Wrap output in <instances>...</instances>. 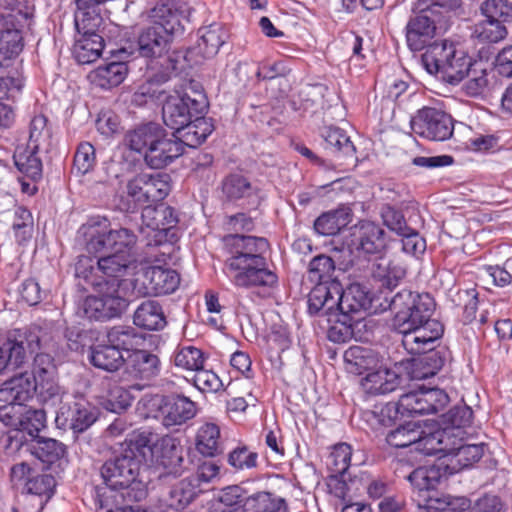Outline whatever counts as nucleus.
Returning a JSON list of instances; mask_svg holds the SVG:
<instances>
[{
    "label": "nucleus",
    "instance_id": "052dcab7",
    "mask_svg": "<svg viewBox=\"0 0 512 512\" xmlns=\"http://www.w3.org/2000/svg\"><path fill=\"white\" fill-rule=\"evenodd\" d=\"M344 476L345 474L330 473L326 481L328 493L342 501L352 498L351 486L354 484L353 481L346 482Z\"/></svg>",
    "mask_w": 512,
    "mask_h": 512
},
{
    "label": "nucleus",
    "instance_id": "f257e3e1",
    "mask_svg": "<svg viewBox=\"0 0 512 512\" xmlns=\"http://www.w3.org/2000/svg\"><path fill=\"white\" fill-rule=\"evenodd\" d=\"M434 300L427 293L398 292L388 303L394 313L391 327L402 334V345L409 354L431 350L442 337L443 325L432 318Z\"/></svg>",
    "mask_w": 512,
    "mask_h": 512
},
{
    "label": "nucleus",
    "instance_id": "ea45409f",
    "mask_svg": "<svg viewBox=\"0 0 512 512\" xmlns=\"http://www.w3.org/2000/svg\"><path fill=\"white\" fill-rule=\"evenodd\" d=\"M372 298L370 293L360 284H351L346 289L344 299L339 303L340 314L346 317L349 313L360 310H370L372 308Z\"/></svg>",
    "mask_w": 512,
    "mask_h": 512
},
{
    "label": "nucleus",
    "instance_id": "6e6552de",
    "mask_svg": "<svg viewBox=\"0 0 512 512\" xmlns=\"http://www.w3.org/2000/svg\"><path fill=\"white\" fill-rule=\"evenodd\" d=\"M152 24L140 33L138 51L142 57L157 58L168 51L171 35L178 25L177 15L166 5L155 7L151 12Z\"/></svg>",
    "mask_w": 512,
    "mask_h": 512
},
{
    "label": "nucleus",
    "instance_id": "69168bd1",
    "mask_svg": "<svg viewBox=\"0 0 512 512\" xmlns=\"http://www.w3.org/2000/svg\"><path fill=\"white\" fill-rule=\"evenodd\" d=\"M228 463L237 470L250 469L257 464V454L246 447L236 448L229 453Z\"/></svg>",
    "mask_w": 512,
    "mask_h": 512
},
{
    "label": "nucleus",
    "instance_id": "b1692460",
    "mask_svg": "<svg viewBox=\"0 0 512 512\" xmlns=\"http://www.w3.org/2000/svg\"><path fill=\"white\" fill-rule=\"evenodd\" d=\"M99 254H105L99 257L97 260V267L91 266L89 277L92 279L94 271L101 273L102 276L100 281L111 280V279H123L122 277L126 273L130 264L134 261V258L127 254H118L115 252H100Z\"/></svg>",
    "mask_w": 512,
    "mask_h": 512
},
{
    "label": "nucleus",
    "instance_id": "bb28decb",
    "mask_svg": "<svg viewBox=\"0 0 512 512\" xmlns=\"http://www.w3.org/2000/svg\"><path fill=\"white\" fill-rule=\"evenodd\" d=\"M195 448L205 457H215L224 450L221 430L215 422L202 423L196 432Z\"/></svg>",
    "mask_w": 512,
    "mask_h": 512
},
{
    "label": "nucleus",
    "instance_id": "de8ad7c7",
    "mask_svg": "<svg viewBox=\"0 0 512 512\" xmlns=\"http://www.w3.org/2000/svg\"><path fill=\"white\" fill-rule=\"evenodd\" d=\"M420 437L419 422L409 421L390 431L386 437L387 443L395 448L412 446L415 450L416 442Z\"/></svg>",
    "mask_w": 512,
    "mask_h": 512
},
{
    "label": "nucleus",
    "instance_id": "338daca9",
    "mask_svg": "<svg viewBox=\"0 0 512 512\" xmlns=\"http://www.w3.org/2000/svg\"><path fill=\"white\" fill-rule=\"evenodd\" d=\"M194 384L201 391L217 392L223 383L219 376L211 370L200 368L194 376Z\"/></svg>",
    "mask_w": 512,
    "mask_h": 512
},
{
    "label": "nucleus",
    "instance_id": "aec40b11",
    "mask_svg": "<svg viewBox=\"0 0 512 512\" xmlns=\"http://www.w3.org/2000/svg\"><path fill=\"white\" fill-rule=\"evenodd\" d=\"M35 393L36 386L32 375L24 372L6 380L0 386V401L22 405L31 399Z\"/></svg>",
    "mask_w": 512,
    "mask_h": 512
},
{
    "label": "nucleus",
    "instance_id": "dca6fc26",
    "mask_svg": "<svg viewBox=\"0 0 512 512\" xmlns=\"http://www.w3.org/2000/svg\"><path fill=\"white\" fill-rule=\"evenodd\" d=\"M351 243L364 255L380 256L387 249L385 231L372 221H361L352 228Z\"/></svg>",
    "mask_w": 512,
    "mask_h": 512
},
{
    "label": "nucleus",
    "instance_id": "7ed1b4c3",
    "mask_svg": "<svg viewBox=\"0 0 512 512\" xmlns=\"http://www.w3.org/2000/svg\"><path fill=\"white\" fill-rule=\"evenodd\" d=\"M233 254L226 260V274L239 288L259 287L265 290L277 285L278 277L268 268L263 253L268 249L266 239L254 236H235Z\"/></svg>",
    "mask_w": 512,
    "mask_h": 512
},
{
    "label": "nucleus",
    "instance_id": "393cba45",
    "mask_svg": "<svg viewBox=\"0 0 512 512\" xmlns=\"http://www.w3.org/2000/svg\"><path fill=\"white\" fill-rule=\"evenodd\" d=\"M451 444H456V442L452 441L451 436L442 426L429 432L420 427V437L416 442L415 451L427 456L437 455L438 462H441Z\"/></svg>",
    "mask_w": 512,
    "mask_h": 512
},
{
    "label": "nucleus",
    "instance_id": "72a5a7b5",
    "mask_svg": "<svg viewBox=\"0 0 512 512\" xmlns=\"http://www.w3.org/2000/svg\"><path fill=\"white\" fill-rule=\"evenodd\" d=\"M212 131V123L201 114L195 115L187 125L174 133L177 139L182 142L183 148L185 146L194 148L202 144Z\"/></svg>",
    "mask_w": 512,
    "mask_h": 512
},
{
    "label": "nucleus",
    "instance_id": "58836bf2",
    "mask_svg": "<svg viewBox=\"0 0 512 512\" xmlns=\"http://www.w3.org/2000/svg\"><path fill=\"white\" fill-rule=\"evenodd\" d=\"M162 127L156 123H148L128 131L124 137V144L131 151L141 153L145 156L150 149L155 137L160 133Z\"/></svg>",
    "mask_w": 512,
    "mask_h": 512
},
{
    "label": "nucleus",
    "instance_id": "c03bdc74",
    "mask_svg": "<svg viewBox=\"0 0 512 512\" xmlns=\"http://www.w3.org/2000/svg\"><path fill=\"white\" fill-rule=\"evenodd\" d=\"M345 294L346 290L336 278L324 279L322 275V310L325 309L327 315L331 317L340 313L339 303Z\"/></svg>",
    "mask_w": 512,
    "mask_h": 512
},
{
    "label": "nucleus",
    "instance_id": "a211bd4d",
    "mask_svg": "<svg viewBox=\"0 0 512 512\" xmlns=\"http://www.w3.org/2000/svg\"><path fill=\"white\" fill-rule=\"evenodd\" d=\"M124 369L132 379L149 381L159 376L162 363L157 354L137 348L127 354Z\"/></svg>",
    "mask_w": 512,
    "mask_h": 512
},
{
    "label": "nucleus",
    "instance_id": "1a4fd4ad",
    "mask_svg": "<svg viewBox=\"0 0 512 512\" xmlns=\"http://www.w3.org/2000/svg\"><path fill=\"white\" fill-rule=\"evenodd\" d=\"M40 330L30 329L28 333L20 330L10 331L0 344V375L19 368L26 360V351L30 353L40 349Z\"/></svg>",
    "mask_w": 512,
    "mask_h": 512
},
{
    "label": "nucleus",
    "instance_id": "5fc2aeb1",
    "mask_svg": "<svg viewBox=\"0 0 512 512\" xmlns=\"http://www.w3.org/2000/svg\"><path fill=\"white\" fill-rule=\"evenodd\" d=\"M474 33L481 41L496 43L506 37L507 30L501 19H483L476 24Z\"/></svg>",
    "mask_w": 512,
    "mask_h": 512
},
{
    "label": "nucleus",
    "instance_id": "3c124183",
    "mask_svg": "<svg viewBox=\"0 0 512 512\" xmlns=\"http://www.w3.org/2000/svg\"><path fill=\"white\" fill-rule=\"evenodd\" d=\"M347 369L356 374H362L374 363L372 351L362 346H351L344 352Z\"/></svg>",
    "mask_w": 512,
    "mask_h": 512
},
{
    "label": "nucleus",
    "instance_id": "423d86ee",
    "mask_svg": "<svg viewBox=\"0 0 512 512\" xmlns=\"http://www.w3.org/2000/svg\"><path fill=\"white\" fill-rule=\"evenodd\" d=\"M78 235L83 237L85 249L90 254L115 252L134 258L137 243L136 234L124 227L112 228L110 221L103 216H93L83 224Z\"/></svg>",
    "mask_w": 512,
    "mask_h": 512
},
{
    "label": "nucleus",
    "instance_id": "473e14b6",
    "mask_svg": "<svg viewBox=\"0 0 512 512\" xmlns=\"http://www.w3.org/2000/svg\"><path fill=\"white\" fill-rule=\"evenodd\" d=\"M400 384L398 373L389 368H379L368 373L362 381V386L368 394L379 395L394 391Z\"/></svg>",
    "mask_w": 512,
    "mask_h": 512
},
{
    "label": "nucleus",
    "instance_id": "f3484780",
    "mask_svg": "<svg viewBox=\"0 0 512 512\" xmlns=\"http://www.w3.org/2000/svg\"><path fill=\"white\" fill-rule=\"evenodd\" d=\"M484 444H451L441 463L444 473L453 475L464 469L471 468L484 455Z\"/></svg>",
    "mask_w": 512,
    "mask_h": 512
},
{
    "label": "nucleus",
    "instance_id": "49530a36",
    "mask_svg": "<svg viewBox=\"0 0 512 512\" xmlns=\"http://www.w3.org/2000/svg\"><path fill=\"white\" fill-rule=\"evenodd\" d=\"M353 449L345 442L334 444L326 455L325 465L329 473L345 474L351 465Z\"/></svg>",
    "mask_w": 512,
    "mask_h": 512
},
{
    "label": "nucleus",
    "instance_id": "603ef678",
    "mask_svg": "<svg viewBox=\"0 0 512 512\" xmlns=\"http://www.w3.org/2000/svg\"><path fill=\"white\" fill-rule=\"evenodd\" d=\"M64 452V445L52 438H39L32 445V453L43 463L51 464L57 461Z\"/></svg>",
    "mask_w": 512,
    "mask_h": 512
},
{
    "label": "nucleus",
    "instance_id": "79ce46f5",
    "mask_svg": "<svg viewBox=\"0 0 512 512\" xmlns=\"http://www.w3.org/2000/svg\"><path fill=\"white\" fill-rule=\"evenodd\" d=\"M97 419V411L84 399L75 401L68 409L67 420L76 433L87 430Z\"/></svg>",
    "mask_w": 512,
    "mask_h": 512
},
{
    "label": "nucleus",
    "instance_id": "4be33fe9",
    "mask_svg": "<svg viewBox=\"0 0 512 512\" xmlns=\"http://www.w3.org/2000/svg\"><path fill=\"white\" fill-rule=\"evenodd\" d=\"M444 473V466L441 462L436 465L424 466L415 469L408 477L410 483L417 490L418 496L428 502L432 499L430 492L439 485Z\"/></svg>",
    "mask_w": 512,
    "mask_h": 512
},
{
    "label": "nucleus",
    "instance_id": "37998d69",
    "mask_svg": "<svg viewBox=\"0 0 512 512\" xmlns=\"http://www.w3.org/2000/svg\"><path fill=\"white\" fill-rule=\"evenodd\" d=\"M242 508L244 512H288L285 500L268 492L246 497Z\"/></svg>",
    "mask_w": 512,
    "mask_h": 512
},
{
    "label": "nucleus",
    "instance_id": "c85d7f7f",
    "mask_svg": "<svg viewBox=\"0 0 512 512\" xmlns=\"http://www.w3.org/2000/svg\"><path fill=\"white\" fill-rule=\"evenodd\" d=\"M473 412L467 405L451 408L441 416L440 426L451 436L452 441L459 444L467 434L465 428L470 426Z\"/></svg>",
    "mask_w": 512,
    "mask_h": 512
},
{
    "label": "nucleus",
    "instance_id": "2eb2a0df",
    "mask_svg": "<svg viewBox=\"0 0 512 512\" xmlns=\"http://www.w3.org/2000/svg\"><path fill=\"white\" fill-rule=\"evenodd\" d=\"M184 153L182 142L175 133L168 135L163 128L155 137L150 149L147 150L144 160L153 169H161L171 164Z\"/></svg>",
    "mask_w": 512,
    "mask_h": 512
},
{
    "label": "nucleus",
    "instance_id": "8fccbe9b",
    "mask_svg": "<svg viewBox=\"0 0 512 512\" xmlns=\"http://www.w3.org/2000/svg\"><path fill=\"white\" fill-rule=\"evenodd\" d=\"M425 352L429 353L415 360L413 364V378L426 379L432 377L444 365V358L439 354V352L434 351V347L431 350H425L423 353Z\"/></svg>",
    "mask_w": 512,
    "mask_h": 512
},
{
    "label": "nucleus",
    "instance_id": "9d476101",
    "mask_svg": "<svg viewBox=\"0 0 512 512\" xmlns=\"http://www.w3.org/2000/svg\"><path fill=\"white\" fill-rule=\"evenodd\" d=\"M412 131L427 140L445 141L452 137L454 122L446 112L433 108L423 107L411 119Z\"/></svg>",
    "mask_w": 512,
    "mask_h": 512
},
{
    "label": "nucleus",
    "instance_id": "a19ab883",
    "mask_svg": "<svg viewBox=\"0 0 512 512\" xmlns=\"http://www.w3.org/2000/svg\"><path fill=\"white\" fill-rule=\"evenodd\" d=\"M200 492L201 490L197 487V483L190 477H187L171 487L165 502L167 506L180 510L190 504Z\"/></svg>",
    "mask_w": 512,
    "mask_h": 512
},
{
    "label": "nucleus",
    "instance_id": "4d7b16f0",
    "mask_svg": "<svg viewBox=\"0 0 512 512\" xmlns=\"http://www.w3.org/2000/svg\"><path fill=\"white\" fill-rule=\"evenodd\" d=\"M12 228L19 243L30 239L33 230V217L30 211L24 207H16Z\"/></svg>",
    "mask_w": 512,
    "mask_h": 512
},
{
    "label": "nucleus",
    "instance_id": "f704fd0d",
    "mask_svg": "<svg viewBox=\"0 0 512 512\" xmlns=\"http://www.w3.org/2000/svg\"><path fill=\"white\" fill-rule=\"evenodd\" d=\"M198 35L196 49L204 58L214 57L228 38L227 31L219 23L200 28Z\"/></svg>",
    "mask_w": 512,
    "mask_h": 512
},
{
    "label": "nucleus",
    "instance_id": "4468645a",
    "mask_svg": "<svg viewBox=\"0 0 512 512\" xmlns=\"http://www.w3.org/2000/svg\"><path fill=\"white\" fill-rule=\"evenodd\" d=\"M141 218L144 226L141 232L145 233L146 229H150L154 233L155 244L166 240L169 234L171 238L175 236L173 229L177 226L179 219L174 208L164 204L147 205L142 210Z\"/></svg>",
    "mask_w": 512,
    "mask_h": 512
},
{
    "label": "nucleus",
    "instance_id": "39448f33",
    "mask_svg": "<svg viewBox=\"0 0 512 512\" xmlns=\"http://www.w3.org/2000/svg\"><path fill=\"white\" fill-rule=\"evenodd\" d=\"M448 402L449 396L444 390L419 386L402 394L397 404L386 403L375 406L371 414L380 425L389 426L397 413L403 416L437 413Z\"/></svg>",
    "mask_w": 512,
    "mask_h": 512
},
{
    "label": "nucleus",
    "instance_id": "5701e85b",
    "mask_svg": "<svg viewBox=\"0 0 512 512\" xmlns=\"http://www.w3.org/2000/svg\"><path fill=\"white\" fill-rule=\"evenodd\" d=\"M405 265L397 258L380 256L372 267V276L382 287L394 289L406 276Z\"/></svg>",
    "mask_w": 512,
    "mask_h": 512
},
{
    "label": "nucleus",
    "instance_id": "9b49d317",
    "mask_svg": "<svg viewBox=\"0 0 512 512\" xmlns=\"http://www.w3.org/2000/svg\"><path fill=\"white\" fill-rule=\"evenodd\" d=\"M127 194L137 203L159 202L171 191V177L167 173H140L127 183Z\"/></svg>",
    "mask_w": 512,
    "mask_h": 512
},
{
    "label": "nucleus",
    "instance_id": "f03ea898",
    "mask_svg": "<svg viewBox=\"0 0 512 512\" xmlns=\"http://www.w3.org/2000/svg\"><path fill=\"white\" fill-rule=\"evenodd\" d=\"M168 439L160 438L151 432H141L126 441L123 451L105 461L100 468L104 484L123 490L121 497L131 502H139L147 496V484L140 477L143 462L153 463L158 459V447Z\"/></svg>",
    "mask_w": 512,
    "mask_h": 512
},
{
    "label": "nucleus",
    "instance_id": "20e7f679",
    "mask_svg": "<svg viewBox=\"0 0 512 512\" xmlns=\"http://www.w3.org/2000/svg\"><path fill=\"white\" fill-rule=\"evenodd\" d=\"M89 261L87 257L79 259L77 273L83 274L99 293L98 296H87L82 305L83 316L91 320H107L120 316L128 307L131 297H138L141 291L136 292L132 279H111L94 281L89 275L82 272L81 266Z\"/></svg>",
    "mask_w": 512,
    "mask_h": 512
},
{
    "label": "nucleus",
    "instance_id": "13d9d810",
    "mask_svg": "<svg viewBox=\"0 0 512 512\" xmlns=\"http://www.w3.org/2000/svg\"><path fill=\"white\" fill-rule=\"evenodd\" d=\"M55 486L56 481L50 474H37L26 481L28 493L45 497V501L52 497Z\"/></svg>",
    "mask_w": 512,
    "mask_h": 512
},
{
    "label": "nucleus",
    "instance_id": "680f3d73",
    "mask_svg": "<svg viewBox=\"0 0 512 512\" xmlns=\"http://www.w3.org/2000/svg\"><path fill=\"white\" fill-rule=\"evenodd\" d=\"M36 393L43 402L55 404L60 401L61 389L55 381V375L34 381Z\"/></svg>",
    "mask_w": 512,
    "mask_h": 512
},
{
    "label": "nucleus",
    "instance_id": "f8f14e48",
    "mask_svg": "<svg viewBox=\"0 0 512 512\" xmlns=\"http://www.w3.org/2000/svg\"><path fill=\"white\" fill-rule=\"evenodd\" d=\"M206 109L205 97L198 94L192 98L187 94L170 96L162 108V118L165 125L174 132L181 130L195 115H201Z\"/></svg>",
    "mask_w": 512,
    "mask_h": 512
},
{
    "label": "nucleus",
    "instance_id": "e433bc0d",
    "mask_svg": "<svg viewBox=\"0 0 512 512\" xmlns=\"http://www.w3.org/2000/svg\"><path fill=\"white\" fill-rule=\"evenodd\" d=\"M104 48V40L99 34L85 30L74 46V55L80 64L96 61Z\"/></svg>",
    "mask_w": 512,
    "mask_h": 512
},
{
    "label": "nucleus",
    "instance_id": "0eeeda50",
    "mask_svg": "<svg viewBox=\"0 0 512 512\" xmlns=\"http://www.w3.org/2000/svg\"><path fill=\"white\" fill-rule=\"evenodd\" d=\"M421 62L430 75L450 85H458L473 66L471 57L447 40L433 42L423 53Z\"/></svg>",
    "mask_w": 512,
    "mask_h": 512
},
{
    "label": "nucleus",
    "instance_id": "a18cd8bd",
    "mask_svg": "<svg viewBox=\"0 0 512 512\" xmlns=\"http://www.w3.org/2000/svg\"><path fill=\"white\" fill-rule=\"evenodd\" d=\"M38 151L28 147H18L14 154V162L20 172L27 177L36 180L42 174V162L38 157Z\"/></svg>",
    "mask_w": 512,
    "mask_h": 512
},
{
    "label": "nucleus",
    "instance_id": "2f4dec72",
    "mask_svg": "<svg viewBox=\"0 0 512 512\" xmlns=\"http://www.w3.org/2000/svg\"><path fill=\"white\" fill-rule=\"evenodd\" d=\"M127 64L124 62H111L100 65L88 75L90 82L102 89H110L118 86L126 78Z\"/></svg>",
    "mask_w": 512,
    "mask_h": 512
},
{
    "label": "nucleus",
    "instance_id": "ddd939ff",
    "mask_svg": "<svg viewBox=\"0 0 512 512\" xmlns=\"http://www.w3.org/2000/svg\"><path fill=\"white\" fill-rule=\"evenodd\" d=\"M419 13L412 17L406 26V41L412 51L426 50L432 39L436 36L440 28L441 18L431 15V10L427 8H418Z\"/></svg>",
    "mask_w": 512,
    "mask_h": 512
},
{
    "label": "nucleus",
    "instance_id": "412c9836",
    "mask_svg": "<svg viewBox=\"0 0 512 512\" xmlns=\"http://www.w3.org/2000/svg\"><path fill=\"white\" fill-rule=\"evenodd\" d=\"M147 286L144 295H167L173 293L180 284V276L176 270L162 266H152L144 273Z\"/></svg>",
    "mask_w": 512,
    "mask_h": 512
},
{
    "label": "nucleus",
    "instance_id": "c9c22d12",
    "mask_svg": "<svg viewBox=\"0 0 512 512\" xmlns=\"http://www.w3.org/2000/svg\"><path fill=\"white\" fill-rule=\"evenodd\" d=\"M105 339L118 351H126L127 354L136 350L144 340L143 336L134 327L128 325L111 327L107 331Z\"/></svg>",
    "mask_w": 512,
    "mask_h": 512
},
{
    "label": "nucleus",
    "instance_id": "e2e57ef3",
    "mask_svg": "<svg viewBox=\"0 0 512 512\" xmlns=\"http://www.w3.org/2000/svg\"><path fill=\"white\" fill-rule=\"evenodd\" d=\"M383 224L397 235L408 231V225L402 212L391 206H385L381 210Z\"/></svg>",
    "mask_w": 512,
    "mask_h": 512
},
{
    "label": "nucleus",
    "instance_id": "774afa93",
    "mask_svg": "<svg viewBox=\"0 0 512 512\" xmlns=\"http://www.w3.org/2000/svg\"><path fill=\"white\" fill-rule=\"evenodd\" d=\"M32 379L39 380L55 375V366L50 355L45 353H37L34 357Z\"/></svg>",
    "mask_w": 512,
    "mask_h": 512
},
{
    "label": "nucleus",
    "instance_id": "6e6d98bb",
    "mask_svg": "<svg viewBox=\"0 0 512 512\" xmlns=\"http://www.w3.org/2000/svg\"><path fill=\"white\" fill-rule=\"evenodd\" d=\"M50 135L47 119L43 115L35 116L30 122L27 145L31 149L40 150L44 145L48 144Z\"/></svg>",
    "mask_w": 512,
    "mask_h": 512
},
{
    "label": "nucleus",
    "instance_id": "0e129e2a",
    "mask_svg": "<svg viewBox=\"0 0 512 512\" xmlns=\"http://www.w3.org/2000/svg\"><path fill=\"white\" fill-rule=\"evenodd\" d=\"M398 236L402 237V250L406 254L421 255L426 250L425 239L415 229L408 227V231Z\"/></svg>",
    "mask_w": 512,
    "mask_h": 512
},
{
    "label": "nucleus",
    "instance_id": "6ab92c4d",
    "mask_svg": "<svg viewBox=\"0 0 512 512\" xmlns=\"http://www.w3.org/2000/svg\"><path fill=\"white\" fill-rule=\"evenodd\" d=\"M165 427L178 426L196 416V405L188 397L177 395L163 397L159 403Z\"/></svg>",
    "mask_w": 512,
    "mask_h": 512
},
{
    "label": "nucleus",
    "instance_id": "7c9ffc66",
    "mask_svg": "<svg viewBox=\"0 0 512 512\" xmlns=\"http://www.w3.org/2000/svg\"><path fill=\"white\" fill-rule=\"evenodd\" d=\"M133 323L149 331L161 330L167 324L162 306L155 300H146L137 307L133 315Z\"/></svg>",
    "mask_w": 512,
    "mask_h": 512
},
{
    "label": "nucleus",
    "instance_id": "c756f323",
    "mask_svg": "<svg viewBox=\"0 0 512 512\" xmlns=\"http://www.w3.org/2000/svg\"><path fill=\"white\" fill-rule=\"evenodd\" d=\"M222 193L228 201L247 199L249 203L255 204L259 198V190L245 176L241 174H230L222 181Z\"/></svg>",
    "mask_w": 512,
    "mask_h": 512
},
{
    "label": "nucleus",
    "instance_id": "864d4df0",
    "mask_svg": "<svg viewBox=\"0 0 512 512\" xmlns=\"http://www.w3.org/2000/svg\"><path fill=\"white\" fill-rule=\"evenodd\" d=\"M308 280L314 284L308 295L307 305L310 315H318L320 312V255L314 256L308 267Z\"/></svg>",
    "mask_w": 512,
    "mask_h": 512
},
{
    "label": "nucleus",
    "instance_id": "4c0bfd02",
    "mask_svg": "<svg viewBox=\"0 0 512 512\" xmlns=\"http://www.w3.org/2000/svg\"><path fill=\"white\" fill-rule=\"evenodd\" d=\"M324 138V149L335 154L338 158H351L355 156V147L346 133L336 127H325L322 129Z\"/></svg>",
    "mask_w": 512,
    "mask_h": 512
},
{
    "label": "nucleus",
    "instance_id": "cd10ccee",
    "mask_svg": "<svg viewBox=\"0 0 512 512\" xmlns=\"http://www.w3.org/2000/svg\"><path fill=\"white\" fill-rule=\"evenodd\" d=\"M90 363L99 369L115 372L124 366L125 358L106 339L92 345L89 350Z\"/></svg>",
    "mask_w": 512,
    "mask_h": 512
},
{
    "label": "nucleus",
    "instance_id": "a878e982",
    "mask_svg": "<svg viewBox=\"0 0 512 512\" xmlns=\"http://www.w3.org/2000/svg\"><path fill=\"white\" fill-rule=\"evenodd\" d=\"M23 49L21 32L17 29L14 16L11 14L0 16V58L12 59L17 57Z\"/></svg>",
    "mask_w": 512,
    "mask_h": 512
},
{
    "label": "nucleus",
    "instance_id": "bf43d9fd",
    "mask_svg": "<svg viewBox=\"0 0 512 512\" xmlns=\"http://www.w3.org/2000/svg\"><path fill=\"white\" fill-rule=\"evenodd\" d=\"M95 148L89 142L80 143L74 156V169L84 175L91 171L95 165Z\"/></svg>",
    "mask_w": 512,
    "mask_h": 512
},
{
    "label": "nucleus",
    "instance_id": "09e8293b",
    "mask_svg": "<svg viewBox=\"0 0 512 512\" xmlns=\"http://www.w3.org/2000/svg\"><path fill=\"white\" fill-rule=\"evenodd\" d=\"M173 363L186 371H197L203 368L205 356L201 349L195 346H179L173 353Z\"/></svg>",
    "mask_w": 512,
    "mask_h": 512
}]
</instances>
